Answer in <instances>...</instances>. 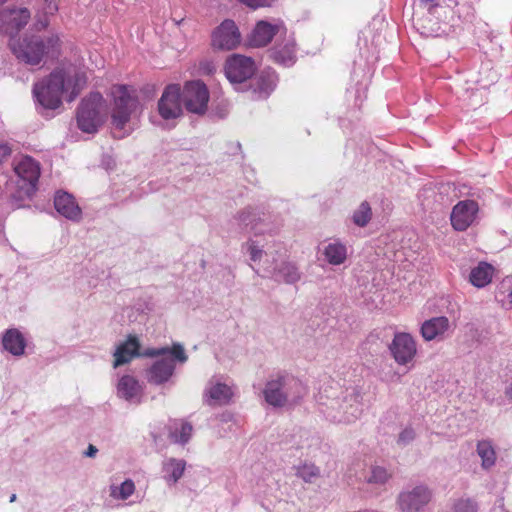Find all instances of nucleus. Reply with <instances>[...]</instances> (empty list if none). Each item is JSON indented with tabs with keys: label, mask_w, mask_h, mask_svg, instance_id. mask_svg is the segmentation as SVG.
<instances>
[{
	"label": "nucleus",
	"mask_w": 512,
	"mask_h": 512,
	"mask_svg": "<svg viewBox=\"0 0 512 512\" xmlns=\"http://www.w3.org/2000/svg\"><path fill=\"white\" fill-rule=\"evenodd\" d=\"M210 93L201 80L187 81L181 92L178 84L166 86L162 93V119H175L183 114L181 103L192 114L203 116L208 110Z\"/></svg>",
	"instance_id": "1"
},
{
	"label": "nucleus",
	"mask_w": 512,
	"mask_h": 512,
	"mask_svg": "<svg viewBox=\"0 0 512 512\" xmlns=\"http://www.w3.org/2000/svg\"><path fill=\"white\" fill-rule=\"evenodd\" d=\"M85 83L86 77L83 73L57 68L45 82L35 84L33 93L42 107L56 109L62 103L61 96L63 94L67 93V100L71 102L77 97Z\"/></svg>",
	"instance_id": "2"
},
{
	"label": "nucleus",
	"mask_w": 512,
	"mask_h": 512,
	"mask_svg": "<svg viewBox=\"0 0 512 512\" xmlns=\"http://www.w3.org/2000/svg\"><path fill=\"white\" fill-rule=\"evenodd\" d=\"M9 46L20 62L33 66L38 65L46 55L57 53L59 38L54 34L48 37L41 34H11Z\"/></svg>",
	"instance_id": "3"
},
{
	"label": "nucleus",
	"mask_w": 512,
	"mask_h": 512,
	"mask_svg": "<svg viewBox=\"0 0 512 512\" xmlns=\"http://www.w3.org/2000/svg\"><path fill=\"white\" fill-rule=\"evenodd\" d=\"M110 94L113 98L112 124L115 128L122 129L138 106L136 89L128 85H114Z\"/></svg>",
	"instance_id": "4"
},
{
	"label": "nucleus",
	"mask_w": 512,
	"mask_h": 512,
	"mask_svg": "<svg viewBox=\"0 0 512 512\" xmlns=\"http://www.w3.org/2000/svg\"><path fill=\"white\" fill-rule=\"evenodd\" d=\"M102 108L103 97L98 92L91 93L83 99L77 112L79 129L86 133L96 132L104 121V116L101 113Z\"/></svg>",
	"instance_id": "5"
},
{
	"label": "nucleus",
	"mask_w": 512,
	"mask_h": 512,
	"mask_svg": "<svg viewBox=\"0 0 512 512\" xmlns=\"http://www.w3.org/2000/svg\"><path fill=\"white\" fill-rule=\"evenodd\" d=\"M388 349L398 365L413 366L417 355V343L411 334L406 332L395 333Z\"/></svg>",
	"instance_id": "6"
},
{
	"label": "nucleus",
	"mask_w": 512,
	"mask_h": 512,
	"mask_svg": "<svg viewBox=\"0 0 512 512\" xmlns=\"http://www.w3.org/2000/svg\"><path fill=\"white\" fill-rule=\"evenodd\" d=\"M225 75L231 83H243L256 72V65L251 57L233 54L224 66Z\"/></svg>",
	"instance_id": "7"
},
{
	"label": "nucleus",
	"mask_w": 512,
	"mask_h": 512,
	"mask_svg": "<svg viewBox=\"0 0 512 512\" xmlns=\"http://www.w3.org/2000/svg\"><path fill=\"white\" fill-rule=\"evenodd\" d=\"M273 46L269 49L270 58L281 65L292 66L296 62L295 40L286 37V34H277L273 37Z\"/></svg>",
	"instance_id": "8"
},
{
	"label": "nucleus",
	"mask_w": 512,
	"mask_h": 512,
	"mask_svg": "<svg viewBox=\"0 0 512 512\" xmlns=\"http://www.w3.org/2000/svg\"><path fill=\"white\" fill-rule=\"evenodd\" d=\"M479 211L478 203L474 200L459 201L452 209L450 221L456 231L467 230L475 221Z\"/></svg>",
	"instance_id": "9"
},
{
	"label": "nucleus",
	"mask_w": 512,
	"mask_h": 512,
	"mask_svg": "<svg viewBox=\"0 0 512 512\" xmlns=\"http://www.w3.org/2000/svg\"><path fill=\"white\" fill-rule=\"evenodd\" d=\"M187 359L184 347L179 343H174L171 348L162 347V382L173 375L175 362L185 363Z\"/></svg>",
	"instance_id": "10"
},
{
	"label": "nucleus",
	"mask_w": 512,
	"mask_h": 512,
	"mask_svg": "<svg viewBox=\"0 0 512 512\" xmlns=\"http://www.w3.org/2000/svg\"><path fill=\"white\" fill-rule=\"evenodd\" d=\"M431 499V493L426 487H416L411 492L401 493L399 506L403 512H418Z\"/></svg>",
	"instance_id": "11"
},
{
	"label": "nucleus",
	"mask_w": 512,
	"mask_h": 512,
	"mask_svg": "<svg viewBox=\"0 0 512 512\" xmlns=\"http://www.w3.org/2000/svg\"><path fill=\"white\" fill-rule=\"evenodd\" d=\"M14 170L22 180L28 182V191H34L40 176L39 163L30 156H23Z\"/></svg>",
	"instance_id": "12"
},
{
	"label": "nucleus",
	"mask_w": 512,
	"mask_h": 512,
	"mask_svg": "<svg viewBox=\"0 0 512 512\" xmlns=\"http://www.w3.org/2000/svg\"><path fill=\"white\" fill-rule=\"evenodd\" d=\"M450 328V321L445 316L433 317L424 321L420 333L424 340L432 341L442 337Z\"/></svg>",
	"instance_id": "13"
},
{
	"label": "nucleus",
	"mask_w": 512,
	"mask_h": 512,
	"mask_svg": "<svg viewBox=\"0 0 512 512\" xmlns=\"http://www.w3.org/2000/svg\"><path fill=\"white\" fill-rule=\"evenodd\" d=\"M140 344L135 336H129L128 339L121 343L114 352L113 367L117 368L124 364L129 363L135 356L138 355Z\"/></svg>",
	"instance_id": "14"
},
{
	"label": "nucleus",
	"mask_w": 512,
	"mask_h": 512,
	"mask_svg": "<svg viewBox=\"0 0 512 512\" xmlns=\"http://www.w3.org/2000/svg\"><path fill=\"white\" fill-rule=\"evenodd\" d=\"M31 14L27 8L5 9L1 12V21L6 24V30H21L30 20Z\"/></svg>",
	"instance_id": "15"
},
{
	"label": "nucleus",
	"mask_w": 512,
	"mask_h": 512,
	"mask_svg": "<svg viewBox=\"0 0 512 512\" xmlns=\"http://www.w3.org/2000/svg\"><path fill=\"white\" fill-rule=\"evenodd\" d=\"M54 206L58 213L68 219L76 220L80 217L81 210L75 203L72 195L68 193H57L54 199Z\"/></svg>",
	"instance_id": "16"
},
{
	"label": "nucleus",
	"mask_w": 512,
	"mask_h": 512,
	"mask_svg": "<svg viewBox=\"0 0 512 512\" xmlns=\"http://www.w3.org/2000/svg\"><path fill=\"white\" fill-rule=\"evenodd\" d=\"M192 431V425L183 419L174 420L168 425V437L174 443L186 444Z\"/></svg>",
	"instance_id": "17"
},
{
	"label": "nucleus",
	"mask_w": 512,
	"mask_h": 512,
	"mask_svg": "<svg viewBox=\"0 0 512 512\" xmlns=\"http://www.w3.org/2000/svg\"><path fill=\"white\" fill-rule=\"evenodd\" d=\"M283 385V377H279L278 379L267 383L264 390V396L267 403L277 407H281L286 403L287 396L281 391Z\"/></svg>",
	"instance_id": "18"
},
{
	"label": "nucleus",
	"mask_w": 512,
	"mask_h": 512,
	"mask_svg": "<svg viewBox=\"0 0 512 512\" xmlns=\"http://www.w3.org/2000/svg\"><path fill=\"white\" fill-rule=\"evenodd\" d=\"M2 343L5 350L12 355L20 356L24 354L26 346L25 339L17 329L7 330L3 336Z\"/></svg>",
	"instance_id": "19"
},
{
	"label": "nucleus",
	"mask_w": 512,
	"mask_h": 512,
	"mask_svg": "<svg viewBox=\"0 0 512 512\" xmlns=\"http://www.w3.org/2000/svg\"><path fill=\"white\" fill-rule=\"evenodd\" d=\"M242 34H212L211 46L217 51H230L242 47Z\"/></svg>",
	"instance_id": "20"
},
{
	"label": "nucleus",
	"mask_w": 512,
	"mask_h": 512,
	"mask_svg": "<svg viewBox=\"0 0 512 512\" xmlns=\"http://www.w3.org/2000/svg\"><path fill=\"white\" fill-rule=\"evenodd\" d=\"M494 267L487 262H480L470 272V282L473 286L482 288L488 285L493 277Z\"/></svg>",
	"instance_id": "21"
},
{
	"label": "nucleus",
	"mask_w": 512,
	"mask_h": 512,
	"mask_svg": "<svg viewBox=\"0 0 512 512\" xmlns=\"http://www.w3.org/2000/svg\"><path fill=\"white\" fill-rule=\"evenodd\" d=\"M117 391L120 397L126 400H132L138 396L140 386L134 377L125 375L119 380Z\"/></svg>",
	"instance_id": "22"
},
{
	"label": "nucleus",
	"mask_w": 512,
	"mask_h": 512,
	"mask_svg": "<svg viewBox=\"0 0 512 512\" xmlns=\"http://www.w3.org/2000/svg\"><path fill=\"white\" fill-rule=\"evenodd\" d=\"M209 405L225 404L228 403L232 397V391L229 386L222 383H217L209 388L207 391Z\"/></svg>",
	"instance_id": "23"
},
{
	"label": "nucleus",
	"mask_w": 512,
	"mask_h": 512,
	"mask_svg": "<svg viewBox=\"0 0 512 512\" xmlns=\"http://www.w3.org/2000/svg\"><path fill=\"white\" fill-rule=\"evenodd\" d=\"M326 260L332 265H340L347 258L346 246L340 242L330 243L324 250Z\"/></svg>",
	"instance_id": "24"
},
{
	"label": "nucleus",
	"mask_w": 512,
	"mask_h": 512,
	"mask_svg": "<svg viewBox=\"0 0 512 512\" xmlns=\"http://www.w3.org/2000/svg\"><path fill=\"white\" fill-rule=\"evenodd\" d=\"M186 462L181 459H170L164 465V479L168 483H176L183 475Z\"/></svg>",
	"instance_id": "25"
},
{
	"label": "nucleus",
	"mask_w": 512,
	"mask_h": 512,
	"mask_svg": "<svg viewBox=\"0 0 512 512\" xmlns=\"http://www.w3.org/2000/svg\"><path fill=\"white\" fill-rule=\"evenodd\" d=\"M276 34H245L242 38V47L245 49L263 48L272 42Z\"/></svg>",
	"instance_id": "26"
},
{
	"label": "nucleus",
	"mask_w": 512,
	"mask_h": 512,
	"mask_svg": "<svg viewBox=\"0 0 512 512\" xmlns=\"http://www.w3.org/2000/svg\"><path fill=\"white\" fill-rule=\"evenodd\" d=\"M477 453L482 460L483 468L487 469L495 464L496 453L489 441H479L477 444Z\"/></svg>",
	"instance_id": "27"
},
{
	"label": "nucleus",
	"mask_w": 512,
	"mask_h": 512,
	"mask_svg": "<svg viewBox=\"0 0 512 512\" xmlns=\"http://www.w3.org/2000/svg\"><path fill=\"white\" fill-rule=\"evenodd\" d=\"M286 30L284 22L280 19L260 20L256 23L253 32H281Z\"/></svg>",
	"instance_id": "28"
},
{
	"label": "nucleus",
	"mask_w": 512,
	"mask_h": 512,
	"mask_svg": "<svg viewBox=\"0 0 512 512\" xmlns=\"http://www.w3.org/2000/svg\"><path fill=\"white\" fill-rule=\"evenodd\" d=\"M135 491L134 482L130 479L125 480L120 486H111L110 495L113 498L126 500Z\"/></svg>",
	"instance_id": "29"
},
{
	"label": "nucleus",
	"mask_w": 512,
	"mask_h": 512,
	"mask_svg": "<svg viewBox=\"0 0 512 512\" xmlns=\"http://www.w3.org/2000/svg\"><path fill=\"white\" fill-rule=\"evenodd\" d=\"M372 211L368 202L364 201L353 214V222L360 227H364L371 220Z\"/></svg>",
	"instance_id": "30"
},
{
	"label": "nucleus",
	"mask_w": 512,
	"mask_h": 512,
	"mask_svg": "<svg viewBox=\"0 0 512 512\" xmlns=\"http://www.w3.org/2000/svg\"><path fill=\"white\" fill-rule=\"evenodd\" d=\"M297 475L306 482H312L314 479L319 477L320 470L314 464H303L298 467Z\"/></svg>",
	"instance_id": "31"
},
{
	"label": "nucleus",
	"mask_w": 512,
	"mask_h": 512,
	"mask_svg": "<svg viewBox=\"0 0 512 512\" xmlns=\"http://www.w3.org/2000/svg\"><path fill=\"white\" fill-rule=\"evenodd\" d=\"M390 476L391 475L386 471L385 468L380 466H374L371 469V475L367 478V482L374 484H383L390 478Z\"/></svg>",
	"instance_id": "32"
},
{
	"label": "nucleus",
	"mask_w": 512,
	"mask_h": 512,
	"mask_svg": "<svg viewBox=\"0 0 512 512\" xmlns=\"http://www.w3.org/2000/svg\"><path fill=\"white\" fill-rule=\"evenodd\" d=\"M455 512H477V504L471 499H459L454 504Z\"/></svg>",
	"instance_id": "33"
},
{
	"label": "nucleus",
	"mask_w": 512,
	"mask_h": 512,
	"mask_svg": "<svg viewBox=\"0 0 512 512\" xmlns=\"http://www.w3.org/2000/svg\"><path fill=\"white\" fill-rule=\"evenodd\" d=\"M146 379L154 385L160 384V361H155L146 372Z\"/></svg>",
	"instance_id": "34"
},
{
	"label": "nucleus",
	"mask_w": 512,
	"mask_h": 512,
	"mask_svg": "<svg viewBox=\"0 0 512 512\" xmlns=\"http://www.w3.org/2000/svg\"><path fill=\"white\" fill-rule=\"evenodd\" d=\"M238 3L251 8L253 10L264 8V7H271L276 0H236Z\"/></svg>",
	"instance_id": "35"
},
{
	"label": "nucleus",
	"mask_w": 512,
	"mask_h": 512,
	"mask_svg": "<svg viewBox=\"0 0 512 512\" xmlns=\"http://www.w3.org/2000/svg\"><path fill=\"white\" fill-rule=\"evenodd\" d=\"M281 272L283 273L284 279L287 283H294L300 278L296 267L290 264L284 266Z\"/></svg>",
	"instance_id": "36"
},
{
	"label": "nucleus",
	"mask_w": 512,
	"mask_h": 512,
	"mask_svg": "<svg viewBox=\"0 0 512 512\" xmlns=\"http://www.w3.org/2000/svg\"><path fill=\"white\" fill-rule=\"evenodd\" d=\"M42 2L45 15H54L58 11L59 0H42Z\"/></svg>",
	"instance_id": "37"
},
{
	"label": "nucleus",
	"mask_w": 512,
	"mask_h": 512,
	"mask_svg": "<svg viewBox=\"0 0 512 512\" xmlns=\"http://www.w3.org/2000/svg\"><path fill=\"white\" fill-rule=\"evenodd\" d=\"M414 438L415 431L411 427H407L399 434L398 442L402 444H408L413 441Z\"/></svg>",
	"instance_id": "38"
},
{
	"label": "nucleus",
	"mask_w": 512,
	"mask_h": 512,
	"mask_svg": "<svg viewBox=\"0 0 512 512\" xmlns=\"http://www.w3.org/2000/svg\"><path fill=\"white\" fill-rule=\"evenodd\" d=\"M217 32H238V27L233 20L226 19L220 24Z\"/></svg>",
	"instance_id": "39"
},
{
	"label": "nucleus",
	"mask_w": 512,
	"mask_h": 512,
	"mask_svg": "<svg viewBox=\"0 0 512 512\" xmlns=\"http://www.w3.org/2000/svg\"><path fill=\"white\" fill-rule=\"evenodd\" d=\"M248 251L252 261H257L262 256V250L259 249L253 241L248 242Z\"/></svg>",
	"instance_id": "40"
},
{
	"label": "nucleus",
	"mask_w": 512,
	"mask_h": 512,
	"mask_svg": "<svg viewBox=\"0 0 512 512\" xmlns=\"http://www.w3.org/2000/svg\"><path fill=\"white\" fill-rule=\"evenodd\" d=\"M12 153V148L7 143H0V163L8 159Z\"/></svg>",
	"instance_id": "41"
},
{
	"label": "nucleus",
	"mask_w": 512,
	"mask_h": 512,
	"mask_svg": "<svg viewBox=\"0 0 512 512\" xmlns=\"http://www.w3.org/2000/svg\"><path fill=\"white\" fill-rule=\"evenodd\" d=\"M200 70L204 75H212L216 68L211 62H204L200 64Z\"/></svg>",
	"instance_id": "42"
},
{
	"label": "nucleus",
	"mask_w": 512,
	"mask_h": 512,
	"mask_svg": "<svg viewBox=\"0 0 512 512\" xmlns=\"http://www.w3.org/2000/svg\"><path fill=\"white\" fill-rule=\"evenodd\" d=\"M419 5L429 12L439 5L437 0H419Z\"/></svg>",
	"instance_id": "43"
},
{
	"label": "nucleus",
	"mask_w": 512,
	"mask_h": 512,
	"mask_svg": "<svg viewBox=\"0 0 512 512\" xmlns=\"http://www.w3.org/2000/svg\"><path fill=\"white\" fill-rule=\"evenodd\" d=\"M160 355V349H145L142 352L138 350L137 356H144V357H155Z\"/></svg>",
	"instance_id": "44"
},
{
	"label": "nucleus",
	"mask_w": 512,
	"mask_h": 512,
	"mask_svg": "<svg viewBox=\"0 0 512 512\" xmlns=\"http://www.w3.org/2000/svg\"><path fill=\"white\" fill-rule=\"evenodd\" d=\"M48 19L46 17L39 18L35 24L37 30H44L48 28Z\"/></svg>",
	"instance_id": "45"
},
{
	"label": "nucleus",
	"mask_w": 512,
	"mask_h": 512,
	"mask_svg": "<svg viewBox=\"0 0 512 512\" xmlns=\"http://www.w3.org/2000/svg\"><path fill=\"white\" fill-rule=\"evenodd\" d=\"M97 452L98 449L94 445L90 444L84 454L86 457H94Z\"/></svg>",
	"instance_id": "46"
},
{
	"label": "nucleus",
	"mask_w": 512,
	"mask_h": 512,
	"mask_svg": "<svg viewBox=\"0 0 512 512\" xmlns=\"http://www.w3.org/2000/svg\"><path fill=\"white\" fill-rule=\"evenodd\" d=\"M292 382H293V384H294V386H295L296 388H300V389H302V388H303V387H302V384H301L299 381H297V380H292Z\"/></svg>",
	"instance_id": "47"
},
{
	"label": "nucleus",
	"mask_w": 512,
	"mask_h": 512,
	"mask_svg": "<svg viewBox=\"0 0 512 512\" xmlns=\"http://www.w3.org/2000/svg\"><path fill=\"white\" fill-rule=\"evenodd\" d=\"M241 220H242L246 225H249V224H251V223H252V222H249V223L247 222V217L245 216V214H244V213L241 215Z\"/></svg>",
	"instance_id": "48"
},
{
	"label": "nucleus",
	"mask_w": 512,
	"mask_h": 512,
	"mask_svg": "<svg viewBox=\"0 0 512 512\" xmlns=\"http://www.w3.org/2000/svg\"><path fill=\"white\" fill-rule=\"evenodd\" d=\"M16 498H17V497H16V494H12V495L10 496V502H14V501H16Z\"/></svg>",
	"instance_id": "49"
},
{
	"label": "nucleus",
	"mask_w": 512,
	"mask_h": 512,
	"mask_svg": "<svg viewBox=\"0 0 512 512\" xmlns=\"http://www.w3.org/2000/svg\"><path fill=\"white\" fill-rule=\"evenodd\" d=\"M508 297H509L510 302L512 303V290L510 291Z\"/></svg>",
	"instance_id": "50"
},
{
	"label": "nucleus",
	"mask_w": 512,
	"mask_h": 512,
	"mask_svg": "<svg viewBox=\"0 0 512 512\" xmlns=\"http://www.w3.org/2000/svg\"><path fill=\"white\" fill-rule=\"evenodd\" d=\"M157 107L160 110V100H158V102H157Z\"/></svg>",
	"instance_id": "51"
}]
</instances>
